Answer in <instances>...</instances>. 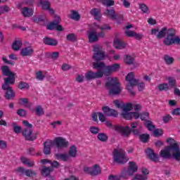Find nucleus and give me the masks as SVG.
Here are the masks:
<instances>
[{"instance_id": "1", "label": "nucleus", "mask_w": 180, "mask_h": 180, "mask_svg": "<svg viewBox=\"0 0 180 180\" xmlns=\"http://www.w3.org/2000/svg\"><path fill=\"white\" fill-rule=\"evenodd\" d=\"M166 143L169 146L161 150L160 157L162 158H171L172 157L176 161H180L179 143L172 138H167Z\"/></svg>"}, {"instance_id": "2", "label": "nucleus", "mask_w": 180, "mask_h": 180, "mask_svg": "<svg viewBox=\"0 0 180 180\" xmlns=\"http://www.w3.org/2000/svg\"><path fill=\"white\" fill-rule=\"evenodd\" d=\"M166 36V37H165ZM163 44L165 46H172V44H180V38L176 36V30L174 28L168 29L167 27H163L157 35V39H163Z\"/></svg>"}, {"instance_id": "3", "label": "nucleus", "mask_w": 180, "mask_h": 180, "mask_svg": "<svg viewBox=\"0 0 180 180\" xmlns=\"http://www.w3.org/2000/svg\"><path fill=\"white\" fill-rule=\"evenodd\" d=\"M93 67L94 68H96V70H99V68L103 70V75H110L112 72H117L119 70H120V64L119 63H115L112 65L105 66V63L103 62H96L93 63Z\"/></svg>"}, {"instance_id": "4", "label": "nucleus", "mask_w": 180, "mask_h": 180, "mask_svg": "<svg viewBox=\"0 0 180 180\" xmlns=\"http://www.w3.org/2000/svg\"><path fill=\"white\" fill-rule=\"evenodd\" d=\"M105 86L109 91L110 95H119L122 92V86L117 77H110L105 83Z\"/></svg>"}, {"instance_id": "5", "label": "nucleus", "mask_w": 180, "mask_h": 180, "mask_svg": "<svg viewBox=\"0 0 180 180\" xmlns=\"http://www.w3.org/2000/svg\"><path fill=\"white\" fill-rule=\"evenodd\" d=\"M133 110V103H128L125 104L124 107L123 108L122 112L120 113V116L125 119L126 120H131L134 119H139L141 115L139 111L136 112H131Z\"/></svg>"}, {"instance_id": "6", "label": "nucleus", "mask_w": 180, "mask_h": 180, "mask_svg": "<svg viewBox=\"0 0 180 180\" xmlns=\"http://www.w3.org/2000/svg\"><path fill=\"white\" fill-rule=\"evenodd\" d=\"M22 124L27 127L22 131V134L24 139L28 141L36 140V139H37V133L33 134V129H32L33 125L26 120L22 122Z\"/></svg>"}, {"instance_id": "7", "label": "nucleus", "mask_w": 180, "mask_h": 180, "mask_svg": "<svg viewBox=\"0 0 180 180\" xmlns=\"http://www.w3.org/2000/svg\"><path fill=\"white\" fill-rule=\"evenodd\" d=\"M104 123L107 127L112 129V130H115V131H118L123 137H129V136L131 134V129L129 126L122 127L120 125H112L111 122L107 121L106 120Z\"/></svg>"}, {"instance_id": "8", "label": "nucleus", "mask_w": 180, "mask_h": 180, "mask_svg": "<svg viewBox=\"0 0 180 180\" xmlns=\"http://www.w3.org/2000/svg\"><path fill=\"white\" fill-rule=\"evenodd\" d=\"M113 160L118 164H126L129 161V158L126 157V152L120 148L115 149L112 153Z\"/></svg>"}, {"instance_id": "9", "label": "nucleus", "mask_w": 180, "mask_h": 180, "mask_svg": "<svg viewBox=\"0 0 180 180\" xmlns=\"http://www.w3.org/2000/svg\"><path fill=\"white\" fill-rule=\"evenodd\" d=\"M125 79L127 82H128L126 86V89H127L130 95H136V92L133 91V88L134 86H135V85H137V84H139V80L134 79V72H129L126 76Z\"/></svg>"}, {"instance_id": "10", "label": "nucleus", "mask_w": 180, "mask_h": 180, "mask_svg": "<svg viewBox=\"0 0 180 180\" xmlns=\"http://www.w3.org/2000/svg\"><path fill=\"white\" fill-rule=\"evenodd\" d=\"M1 70H2L3 75H4L6 77H8L4 79V83L11 84V85H13L18 77L16 75V73L11 71V69H9V67L6 65L2 66Z\"/></svg>"}, {"instance_id": "11", "label": "nucleus", "mask_w": 180, "mask_h": 180, "mask_svg": "<svg viewBox=\"0 0 180 180\" xmlns=\"http://www.w3.org/2000/svg\"><path fill=\"white\" fill-rule=\"evenodd\" d=\"M83 171L91 176H98V175L102 174V168L98 164H94L91 167L85 166L83 168Z\"/></svg>"}, {"instance_id": "12", "label": "nucleus", "mask_w": 180, "mask_h": 180, "mask_svg": "<svg viewBox=\"0 0 180 180\" xmlns=\"http://www.w3.org/2000/svg\"><path fill=\"white\" fill-rule=\"evenodd\" d=\"M93 50L95 53L93 56V60H95V61L105 60V58H108L109 57L108 55L105 54V52L102 50V46L101 45H94L93 46Z\"/></svg>"}, {"instance_id": "13", "label": "nucleus", "mask_w": 180, "mask_h": 180, "mask_svg": "<svg viewBox=\"0 0 180 180\" xmlns=\"http://www.w3.org/2000/svg\"><path fill=\"white\" fill-rule=\"evenodd\" d=\"M87 36L89 43H96L99 39L105 37V32H96L95 30H88Z\"/></svg>"}, {"instance_id": "14", "label": "nucleus", "mask_w": 180, "mask_h": 180, "mask_svg": "<svg viewBox=\"0 0 180 180\" xmlns=\"http://www.w3.org/2000/svg\"><path fill=\"white\" fill-rule=\"evenodd\" d=\"M97 70H98L96 72H94L91 70L86 72V79H87V81H91V79H96V78H102V77H103V71L101 68Z\"/></svg>"}, {"instance_id": "15", "label": "nucleus", "mask_w": 180, "mask_h": 180, "mask_svg": "<svg viewBox=\"0 0 180 180\" xmlns=\"http://www.w3.org/2000/svg\"><path fill=\"white\" fill-rule=\"evenodd\" d=\"M53 144L57 148H67L70 146V142L63 137L58 136L54 139Z\"/></svg>"}, {"instance_id": "16", "label": "nucleus", "mask_w": 180, "mask_h": 180, "mask_svg": "<svg viewBox=\"0 0 180 180\" xmlns=\"http://www.w3.org/2000/svg\"><path fill=\"white\" fill-rule=\"evenodd\" d=\"M9 85L11 84L10 83H4L2 86V89L6 91L5 93L6 99L11 100L15 98V93L13 92L12 87L9 86Z\"/></svg>"}, {"instance_id": "17", "label": "nucleus", "mask_w": 180, "mask_h": 180, "mask_svg": "<svg viewBox=\"0 0 180 180\" xmlns=\"http://www.w3.org/2000/svg\"><path fill=\"white\" fill-rule=\"evenodd\" d=\"M34 53V49L32 46H25L20 50L21 57H32Z\"/></svg>"}, {"instance_id": "18", "label": "nucleus", "mask_w": 180, "mask_h": 180, "mask_svg": "<svg viewBox=\"0 0 180 180\" xmlns=\"http://www.w3.org/2000/svg\"><path fill=\"white\" fill-rule=\"evenodd\" d=\"M127 46V44L123 41L122 39L117 37L115 38L113 42V47H115V49H117V50H123L124 49H126Z\"/></svg>"}, {"instance_id": "19", "label": "nucleus", "mask_w": 180, "mask_h": 180, "mask_svg": "<svg viewBox=\"0 0 180 180\" xmlns=\"http://www.w3.org/2000/svg\"><path fill=\"white\" fill-rule=\"evenodd\" d=\"M128 169L130 175H134L139 171V165L134 161H130L128 163Z\"/></svg>"}, {"instance_id": "20", "label": "nucleus", "mask_w": 180, "mask_h": 180, "mask_svg": "<svg viewBox=\"0 0 180 180\" xmlns=\"http://www.w3.org/2000/svg\"><path fill=\"white\" fill-rule=\"evenodd\" d=\"M16 171L20 174H25V175L27 176H34V175H36L34 171L30 169H25L23 167H18Z\"/></svg>"}, {"instance_id": "21", "label": "nucleus", "mask_w": 180, "mask_h": 180, "mask_svg": "<svg viewBox=\"0 0 180 180\" xmlns=\"http://www.w3.org/2000/svg\"><path fill=\"white\" fill-rule=\"evenodd\" d=\"M68 155L70 158H77L78 155V150H77V146H75V145L70 146Z\"/></svg>"}, {"instance_id": "22", "label": "nucleus", "mask_w": 180, "mask_h": 180, "mask_svg": "<svg viewBox=\"0 0 180 180\" xmlns=\"http://www.w3.org/2000/svg\"><path fill=\"white\" fill-rule=\"evenodd\" d=\"M54 157L56 160L63 161L64 162H67L70 160V155L68 153H56Z\"/></svg>"}, {"instance_id": "23", "label": "nucleus", "mask_w": 180, "mask_h": 180, "mask_svg": "<svg viewBox=\"0 0 180 180\" xmlns=\"http://www.w3.org/2000/svg\"><path fill=\"white\" fill-rule=\"evenodd\" d=\"M53 143L51 141H47L44 143V154L49 155L51 151Z\"/></svg>"}, {"instance_id": "24", "label": "nucleus", "mask_w": 180, "mask_h": 180, "mask_svg": "<svg viewBox=\"0 0 180 180\" xmlns=\"http://www.w3.org/2000/svg\"><path fill=\"white\" fill-rule=\"evenodd\" d=\"M104 15L110 18L112 20H117V14L115 12L114 9H107L104 11Z\"/></svg>"}, {"instance_id": "25", "label": "nucleus", "mask_w": 180, "mask_h": 180, "mask_svg": "<svg viewBox=\"0 0 180 180\" xmlns=\"http://www.w3.org/2000/svg\"><path fill=\"white\" fill-rule=\"evenodd\" d=\"M33 9L29 8L27 7H24L21 8V14L24 18H30L31 16H33Z\"/></svg>"}, {"instance_id": "26", "label": "nucleus", "mask_w": 180, "mask_h": 180, "mask_svg": "<svg viewBox=\"0 0 180 180\" xmlns=\"http://www.w3.org/2000/svg\"><path fill=\"white\" fill-rule=\"evenodd\" d=\"M134 58H136L135 55H126L124 57V63L127 65H133L134 64Z\"/></svg>"}, {"instance_id": "27", "label": "nucleus", "mask_w": 180, "mask_h": 180, "mask_svg": "<svg viewBox=\"0 0 180 180\" xmlns=\"http://www.w3.org/2000/svg\"><path fill=\"white\" fill-rule=\"evenodd\" d=\"M90 14L91 16H94L96 20H101L102 15H101V9L99 8H92L90 11Z\"/></svg>"}, {"instance_id": "28", "label": "nucleus", "mask_w": 180, "mask_h": 180, "mask_svg": "<svg viewBox=\"0 0 180 180\" xmlns=\"http://www.w3.org/2000/svg\"><path fill=\"white\" fill-rule=\"evenodd\" d=\"M37 4L38 6H41L42 9L44 11H47L50 8V2L47 0H38L37 1Z\"/></svg>"}, {"instance_id": "29", "label": "nucleus", "mask_w": 180, "mask_h": 180, "mask_svg": "<svg viewBox=\"0 0 180 180\" xmlns=\"http://www.w3.org/2000/svg\"><path fill=\"white\" fill-rule=\"evenodd\" d=\"M146 153L148 157H149V158H150L152 161H158V156L155 155L153 150L148 148V150H146Z\"/></svg>"}, {"instance_id": "30", "label": "nucleus", "mask_w": 180, "mask_h": 180, "mask_svg": "<svg viewBox=\"0 0 180 180\" xmlns=\"http://www.w3.org/2000/svg\"><path fill=\"white\" fill-rule=\"evenodd\" d=\"M22 41L20 39L15 40L13 41L12 44V49L14 50V51H19L20 49H22Z\"/></svg>"}, {"instance_id": "31", "label": "nucleus", "mask_w": 180, "mask_h": 180, "mask_svg": "<svg viewBox=\"0 0 180 180\" xmlns=\"http://www.w3.org/2000/svg\"><path fill=\"white\" fill-rule=\"evenodd\" d=\"M44 44H47L48 46H57V44H58V41H57V39L51 38H44Z\"/></svg>"}, {"instance_id": "32", "label": "nucleus", "mask_w": 180, "mask_h": 180, "mask_svg": "<svg viewBox=\"0 0 180 180\" xmlns=\"http://www.w3.org/2000/svg\"><path fill=\"white\" fill-rule=\"evenodd\" d=\"M20 160L21 162L24 164V165H27V167H34V162L27 159V158L22 156Z\"/></svg>"}, {"instance_id": "33", "label": "nucleus", "mask_w": 180, "mask_h": 180, "mask_svg": "<svg viewBox=\"0 0 180 180\" xmlns=\"http://www.w3.org/2000/svg\"><path fill=\"white\" fill-rule=\"evenodd\" d=\"M132 175L133 174H130L129 169H124L123 170H122L120 176L121 179H129V177L132 176Z\"/></svg>"}, {"instance_id": "34", "label": "nucleus", "mask_w": 180, "mask_h": 180, "mask_svg": "<svg viewBox=\"0 0 180 180\" xmlns=\"http://www.w3.org/2000/svg\"><path fill=\"white\" fill-rule=\"evenodd\" d=\"M69 18L73 20L78 21L81 19V15L77 11H72L69 15Z\"/></svg>"}, {"instance_id": "35", "label": "nucleus", "mask_w": 180, "mask_h": 180, "mask_svg": "<svg viewBox=\"0 0 180 180\" xmlns=\"http://www.w3.org/2000/svg\"><path fill=\"white\" fill-rule=\"evenodd\" d=\"M113 104L118 109H122L121 113H122V112H123V108H124V106H126V104L123 103V101H122L120 100H114Z\"/></svg>"}, {"instance_id": "36", "label": "nucleus", "mask_w": 180, "mask_h": 180, "mask_svg": "<svg viewBox=\"0 0 180 180\" xmlns=\"http://www.w3.org/2000/svg\"><path fill=\"white\" fill-rule=\"evenodd\" d=\"M157 89H158V91H169V86L168 85V84L167 83H162L160 84H159L157 86Z\"/></svg>"}, {"instance_id": "37", "label": "nucleus", "mask_w": 180, "mask_h": 180, "mask_svg": "<svg viewBox=\"0 0 180 180\" xmlns=\"http://www.w3.org/2000/svg\"><path fill=\"white\" fill-rule=\"evenodd\" d=\"M51 172V169L50 167H43L41 174L42 176H49Z\"/></svg>"}, {"instance_id": "38", "label": "nucleus", "mask_w": 180, "mask_h": 180, "mask_svg": "<svg viewBox=\"0 0 180 180\" xmlns=\"http://www.w3.org/2000/svg\"><path fill=\"white\" fill-rule=\"evenodd\" d=\"M139 8L143 12V13H146V15H148L150 13V8L147 5L144 4H139Z\"/></svg>"}, {"instance_id": "39", "label": "nucleus", "mask_w": 180, "mask_h": 180, "mask_svg": "<svg viewBox=\"0 0 180 180\" xmlns=\"http://www.w3.org/2000/svg\"><path fill=\"white\" fill-rule=\"evenodd\" d=\"M145 126L148 130H149V131H152V133L155 130V126L151 122V121H147L145 123Z\"/></svg>"}, {"instance_id": "40", "label": "nucleus", "mask_w": 180, "mask_h": 180, "mask_svg": "<svg viewBox=\"0 0 180 180\" xmlns=\"http://www.w3.org/2000/svg\"><path fill=\"white\" fill-rule=\"evenodd\" d=\"M97 139L99 141L105 143V141H108V135L105 133H99L97 136Z\"/></svg>"}, {"instance_id": "41", "label": "nucleus", "mask_w": 180, "mask_h": 180, "mask_svg": "<svg viewBox=\"0 0 180 180\" xmlns=\"http://www.w3.org/2000/svg\"><path fill=\"white\" fill-rule=\"evenodd\" d=\"M150 174V170H148V169L146 168V167H142L141 169V174L140 175H143V177H145V179L146 180L148 179V175Z\"/></svg>"}, {"instance_id": "42", "label": "nucleus", "mask_w": 180, "mask_h": 180, "mask_svg": "<svg viewBox=\"0 0 180 180\" xmlns=\"http://www.w3.org/2000/svg\"><path fill=\"white\" fill-rule=\"evenodd\" d=\"M139 140L142 141V143H147L148 140H150V134H142L139 136Z\"/></svg>"}, {"instance_id": "43", "label": "nucleus", "mask_w": 180, "mask_h": 180, "mask_svg": "<svg viewBox=\"0 0 180 180\" xmlns=\"http://www.w3.org/2000/svg\"><path fill=\"white\" fill-rule=\"evenodd\" d=\"M154 137H161L164 134V130L162 129H155L153 132Z\"/></svg>"}, {"instance_id": "44", "label": "nucleus", "mask_w": 180, "mask_h": 180, "mask_svg": "<svg viewBox=\"0 0 180 180\" xmlns=\"http://www.w3.org/2000/svg\"><path fill=\"white\" fill-rule=\"evenodd\" d=\"M35 112L37 116H43V115H44V110H43V108L40 105H37L35 108Z\"/></svg>"}, {"instance_id": "45", "label": "nucleus", "mask_w": 180, "mask_h": 180, "mask_svg": "<svg viewBox=\"0 0 180 180\" xmlns=\"http://www.w3.org/2000/svg\"><path fill=\"white\" fill-rule=\"evenodd\" d=\"M66 39L68 41H77V35H75V34H69L66 36Z\"/></svg>"}, {"instance_id": "46", "label": "nucleus", "mask_w": 180, "mask_h": 180, "mask_svg": "<svg viewBox=\"0 0 180 180\" xmlns=\"http://www.w3.org/2000/svg\"><path fill=\"white\" fill-rule=\"evenodd\" d=\"M89 131L91 134H98L101 131V129L98 127L91 126L89 128Z\"/></svg>"}, {"instance_id": "47", "label": "nucleus", "mask_w": 180, "mask_h": 180, "mask_svg": "<svg viewBox=\"0 0 180 180\" xmlns=\"http://www.w3.org/2000/svg\"><path fill=\"white\" fill-rule=\"evenodd\" d=\"M174 60H175L174 59V58H172L169 56H165V61L166 64H167V65H171L172 64H174Z\"/></svg>"}, {"instance_id": "48", "label": "nucleus", "mask_w": 180, "mask_h": 180, "mask_svg": "<svg viewBox=\"0 0 180 180\" xmlns=\"http://www.w3.org/2000/svg\"><path fill=\"white\" fill-rule=\"evenodd\" d=\"M18 88L19 89H29L30 86H29V84L25 82H21L18 84Z\"/></svg>"}, {"instance_id": "49", "label": "nucleus", "mask_w": 180, "mask_h": 180, "mask_svg": "<svg viewBox=\"0 0 180 180\" xmlns=\"http://www.w3.org/2000/svg\"><path fill=\"white\" fill-rule=\"evenodd\" d=\"M168 82H169L168 86H169V89L170 88H174V86L176 84V79H175V78H174V77H169L168 78Z\"/></svg>"}, {"instance_id": "50", "label": "nucleus", "mask_w": 180, "mask_h": 180, "mask_svg": "<svg viewBox=\"0 0 180 180\" xmlns=\"http://www.w3.org/2000/svg\"><path fill=\"white\" fill-rule=\"evenodd\" d=\"M19 103L20 105H22V106H25L26 108H27L29 106V99L26 98H20Z\"/></svg>"}, {"instance_id": "51", "label": "nucleus", "mask_w": 180, "mask_h": 180, "mask_svg": "<svg viewBox=\"0 0 180 180\" xmlns=\"http://www.w3.org/2000/svg\"><path fill=\"white\" fill-rule=\"evenodd\" d=\"M106 115H105L103 112H98V120L101 122V123H105V122H106Z\"/></svg>"}, {"instance_id": "52", "label": "nucleus", "mask_w": 180, "mask_h": 180, "mask_svg": "<svg viewBox=\"0 0 180 180\" xmlns=\"http://www.w3.org/2000/svg\"><path fill=\"white\" fill-rule=\"evenodd\" d=\"M110 108H109V106L108 105H103L102 108H101V110L103 112V113L104 115H105V116H108L109 115V113L110 112Z\"/></svg>"}, {"instance_id": "53", "label": "nucleus", "mask_w": 180, "mask_h": 180, "mask_svg": "<svg viewBox=\"0 0 180 180\" xmlns=\"http://www.w3.org/2000/svg\"><path fill=\"white\" fill-rule=\"evenodd\" d=\"M131 127L132 129V131L134 133V134H135L136 136H137V134H139V131L134 129L136 127H139V123L138 122H133L131 124Z\"/></svg>"}, {"instance_id": "54", "label": "nucleus", "mask_w": 180, "mask_h": 180, "mask_svg": "<svg viewBox=\"0 0 180 180\" xmlns=\"http://www.w3.org/2000/svg\"><path fill=\"white\" fill-rule=\"evenodd\" d=\"M44 74L41 71H39L36 72V78L39 81H43L44 79Z\"/></svg>"}, {"instance_id": "55", "label": "nucleus", "mask_w": 180, "mask_h": 180, "mask_svg": "<svg viewBox=\"0 0 180 180\" xmlns=\"http://www.w3.org/2000/svg\"><path fill=\"white\" fill-rule=\"evenodd\" d=\"M108 116H111L112 117H117V116H119V112H117V110L110 108V112L108 113Z\"/></svg>"}, {"instance_id": "56", "label": "nucleus", "mask_w": 180, "mask_h": 180, "mask_svg": "<svg viewBox=\"0 0 180 180\" xmlns=\"http://www.w3.org/2000/svg\"><path fill=\"white\" fill-rule=\"evenodd\" d=\"M90 30H94V32H96L98 29H101V25L99 24L94 22L89 25Z\"/></svg>"}, {"instance_id": "57", "label": "nucleus", "mask_w": 180, "mask_h": 180, "mask_svg": "<svg viewBox=\"0 0 180 180\" xmlns=\"http://www.w3.org/2000/svg\"><path fill=\"white\" fill-rule=\"evenodd\" d=\"M98 117L99 118V112L91 113V119L93 122L98 123L99 122Z\"/></svg>"}, {"instance_id": "58", "label": "nucleus", "mask_w": 180, "mask_h": 180, "mask_svg": "<svg viewBox=\"0 0 180 180\" xmlns=\"http://www.w3.org/2000/svg\"><path fill=\"white\" fill-rule=\"evenodd\" d=\"M138 86V91H144V89H146V84H144V82H139L138 80V83L136 84Z\"/></svg>"}, {"instance_id": "59", "label": "nucleus", "mask_w": 180, "mask_h": 180, "mask_svg": "<svg viewBox=\"0 0 180 180\" xmlns=\"http://www.w3.org/2000/svg\"><path fill=\"white\" fill-rule=\"evenodd\" d=\"M131 180H146L145 179V177L140 174H136L135 175H134V176L132 177V179Z\"/></svg>"}, {"instance_id": "60", "label": "nucleus", "mask_w": 180, "mask_h": 180, "mask_svg": "<svg viewBox=\"0 0 180 180\" xmlns=\"http://www.w3.org/2000/svg\"><path fill=\"white\" fill-rule=\"evenodd\" d=\"M172 119V117L171 115H166L162 117L163 123H169V122H171Z\"/></svg>"}, {"instance_id": "61", "label": "nucleus", "mask_w": 180, "mask_h": 180, "mask_svg": "<svg viewBox=\"0 0 180 180\" xmlns=\"http://www.w3.org/2000/svg\"><path fill=\"white\" fill-rule=\"evenodd\" d=\"M134 33H136V32L133 30H125V34L128 37H134Z\"/></svg>"}, {"instance_id": "62", "label": "nucleus", "mask_w": 180, "mask_h": 180, "mask_svg": "<svg viewBox=\"0 0 180 180\" xmlns=\"http://www.w3.org/2000/svg\"><path fill=\"white\" fill-rule=\"evenodd\" d=\"M108 179L109 180H122L120 177V174H118V175L111 174L109 176Z\"/></svg>"}, {"instance_id": "63", "label": "nucleus", "mask_w": 180, "mask_h": 180, "mask_svg": "<svg viewBox=\"0 0 180 180\" xmlns=\"http://www.w3.org/2000/svg\"><path fill=\"white\" fill-rule=\"evenodd\" d=\"M171 114L173 116H180V108H174Z\"/></svg>"}, {"instance_id": "64", "label": "nucleus", "mask_w": 180, "mask_h": 180, "mask_svg": "<svg viewBox=\"0 0 180 180\" xmlns=\"http://www.w3.org/2000/svg\"><path fill=\"white\" fill-rule=\"evenodd\" d=\"M59 56H60V53L58 52H52L50 53V57L53 60H57Z\"/></svg>"}]
</instances>
